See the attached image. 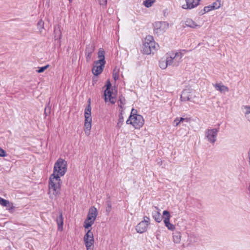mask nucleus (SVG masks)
Returning <instances> with one entry per match:
<instances>
[{"mask_svg": "<svg viewBox=\"0 0 250 250\" xmlns=\"http://www.w3.org/2000/svg\"><path fill=\"white\" fill-rule=\"evenodd\" d=\"M67 171V162L60 158L54 164L53 173L49 178L50 197H56L60 192L61 180L60 177L64 175Z\"/></svg>", "mask_w": 250, "mask_h": 250, "instance_id": "f257e3e1", "label": "nucleus"}, {"mask_svg": "<svg viewBox=\"0 0 250 250\" xmlns=\"http://www.w3.org/2000/svg\"><path fill=\"white\" fill-rule=\"evenodd\" d=\"M158 44L154 41L153 38L151 36H147L145 39L143 47V52L146 54H150L154 53L157 49Z\"/></svg>", "mask_w": 250, "mask_h": 250, "instance_id": "f03ea898", "label": "nucleus"}, {"mask_svg": "<svg viewBox=\"0 0 250 250\" xmlns=\"http://www.w3.org/2000/svg\"><path fill=\"white\" fill-rule=\"evenodd\" d=\"M165 57L169 66H177L181 62L183 54L180 52H170L166 54Z\"/></svg>", "mask_w": 250, "mask_h": 250, "instance_id": "7ed1b4c3", "label": "nucleus"}, {"mask_svg": "<svg viewBox=\"0 0 250 250\" xmlns=\"http://www.w3.org/2000/svg\"><path fill=\"white\" fill-rule=\"evenodd\" d=\"M98 215V211L96 208L92 207L89 209L86 219L83 224V227L86 229H88L94 224V222Z\"/></svg>", "mask_w": 250, "mask_h": 250, "instance_id": "20e7f679", "label": "nucleus"}, {"mask_svg": "<svg viewBox=\"0 0 250 250\" xmlns=\"http://www.w3.org/2000/svg\"><path fill=\"white\" fill-rule=\"evenodd\" d=\"M126 124L132 125L135 129H139L144 125V120L140 115H130L126 121Z\"/></svg>", "mask_w": 250, "mask_h": 250, "instance_id": "39448f33", "label": "nucleus"}, {"mask_svg": "<svg viewBox=\"0 0 250 250\" xmlns=\"http://www.w3.org/2000/svg\"><path fill=\"white\" fill-rule=\"evenodd\" d=\"M91 109L90 104L88 105L85 109L84 131L86 135H89L90 130L91 127Z\"/></svg>", "mask_w": 250, "mask_h": 250, "instance_id": "423d86ee", "label": "nucleus"}, {"mask_svg": "<svg viewBox=\"0 0 250 250\" xmlns=\"http://www.w3.org/2000/svg\"><path fill=\"white\" fill-rule=\"evenodd\" d=\"M219 130L217 128L208 129L205 132V138L211 144H214L217 140Z\"/></svg>", "mask_w": 250, "mask_h": 250, "instance_id": "0eeeda50", "label": "nucleus"}, {"mask_svg": "<svg viewBox=\"0 0 250 250\" xmlns=\"http://www.w3.org/2000/svg\"><path fill=\"white\" fill-rule=\"evenodd\" d=\"M169 24L166 21H156L153 24L154 31L157 35L164 33L168 28Z\"/></svg>", "mask_w": 250, "mask_h": 250, "instance_id": "6e6552de", "label": "nucleus"}, {"mask_svg": "<svg viewBox=\"0 0 250 250\" xmlns=\"http://www.w3.org/2000/svg\"><path fill=\"white\" fill-rule=\"evenodd\" d=\"M83 240L87 250H93L94 242L93 234L91 230H88L84 236Z\"/></svg>", "mask_w": 250, "mask_h": 250, "instance_id": "1a4fd4ad", "label": "nucleus"}, {"mask_svg": "<svg viewBox=\"0 0 250 250\" xmlns=\"http://www.w3.org/2000/svg\"><path fill=\"white\" fill-rule=\"evenodd\" d=\"M149 224V218L147 216H145L143 220L140 222L136 227V230L138 233H143L145 232Z\"/></svg>", "mask_w": 250, "mask_h": 250, "instance_id": "9d476101", "label": "nucleus"}, {"mask_svg": "<svg viewBox=\"0 0 250 250\" xmlns=\"http://www.w3.org/2000/svg\"><path fill=\"white\" fill-rule=\"evenodd\" d=\"M105 64V62H99L98 61L94 62V66L92 70L93 74L95 76L100 74L103 70Z\"/></svg>", "mask_w": 250, "mask_h": 250, "instance_id": "9b49d317", "label": "nucleus"}, {"mask_svg": "<svg viewBox=\"0 0 250 250\" xmlns=\"http://www.w3.org/2000/svg\"><path fill=\"white\" fill-rule=\"evenodd\" d=\"M200 0H186V4L182 6L185 9H191L197 6L199 4Z\"/></svg>", "mask_w": 250, "mask_h": 250, "instance_id": "f8f14e48", "label": "nucleus"}, {"mask_svg": "<svg viewBox=\"0 0 250 250\" xmlns=\"http://www.w3.org/2000/svg\"><path fill=\"white\" fill-rule=\"evenodd\" d=\"M104 100L105 102L109 101L111 104L116 102L114 95L111 93L110 89H106L104 91Z\"/></svg>", "mask_w": 250, "mask_h": 250, "instance_id": "ddd939ff", "label": "nucleus"}, {"mask_svg": "<svg viewBox=\"0 0 250 250\" xmlns=\"http://www.w3.org/2000/svg\"><path fill=\"white\" fill-rule=\"evenodd\" d=\"M191 91L189 89H186L183 91L181 95L182 101H187L190 100L191 97Z\"/></svg>", "mask_w": 250, "mask_h": 250, "instance_id": "4468645a", "label": "nucleus"}, {"mask_svg": "<svg viewBox=\"0 0 250 250\" xmlns=\"http://www.w3.org/2000/svg\"><path fill=\"white\" fill-rule=\"evenodd\" d=\"M213 86L216 90L220 91L221 93H225L229 91V88L228 87L220 83H216L213 84Z\"/></svg>", "mask_w": 250, "mask_h": 250, "instance_id": "2eb2a0df", "label": "nucleus"}, {"mask_svg": "<svg viewBox=\"0 0 250 250\" xmlns=\"http://www.w3.org/2000/svg\"><path fill=\"white\" fill-rule=\"evenodd\" d=\"M0 204L5 207L8 208L9 209H12L14 207L13 204L9 201L5 200L0 197Z\"/></svg>", "mask_w": 250, "mask_h": 250, "instance_id": "dca6fc26", "label": "nucleus"}, {"mask_svg": "<svg viewBox=\"0 0 250 250\" xmlns=\"http://www.w3.org/2000/svg\"><path fill=\"white\" fill-rule=\"evenodd\" d=\"M56 221L58 226V229L62 231L63 229V221L62 213H60L59 216L56 219Z\"/></svg>", "mask_w": 250, "mask_h": 250, "instance_id": "f3484780", "label": "nucleus"}, {"mask_svg": "<svg viewBox=\"0 0 250 250\" xmlns=\"http://www.w3.org/2000/svg\"><path fill=\"white\" fill-rule=\"evenodd\" d=\"M98 58H99V60H98L97 61L99 62H101L103 63H104V62L105 63V57H104V50L103 49L100 48L99 49L98 53Z\"/></svg>", "mask_w": 250, "mask_h": 250, "instance_id": "a211bd4d", "label": "nucleus"}, {"mask_svg": "<svg viewBox=\"0 0 250 250\" xmlns=\"http://www.w3.org/2000/svg\"><path fill=\"white\" fill-rule=\"evenodd\" d=\"M152 216L154 219L158 223H160L162 220V217L160 213L158 211H154L152 212Z\"/></svg>", "mask_w": 250, "mask_h": 250, "instance_id": "6ab92c4d", "label": "nucleus"}, {"mask_svg": "<svg viewBox=\"0 0 250 250\" xmlns=\"http://www.w3.org/2000/svg\"><path fill=\"white\" fill-rule=\"evenodd\" d=\"M181 234L180 232H176L173 234V241L175 243L178 244L180 242Z\"/></svg>", "mask_w": 250, "mask_h": 250, "instance_id": "aec40b11", "label": "nucleus"}, {"mask_svg": "<svg viewBox=\"0 0 250 250\" xmlns=\"http://www.w3.org/2000/svg\"><path fill=\"white\" fill-rule=\"evenodd\" d=\"M185 24L186 26L191 27V28H196V27L198 26L197 24L194 21L192 20L188 19L186 20L185 21Z\"/></svg>", "mask_w": 250, "mask_h": 250, "instance_id": "412c9836", "label": "nucleus"}, {"mask_svg": "<svg viewBox=\"0 0 250 250\" xmlns=\"http://www.w3.org/2000/svg\"><path fill=\"white\" fill-rule=\"evenodd\" d=\"M169 66V64H168V62L167 61V59L162 58L159 62V66L162 69H165L167 67Z\"/></svg>", "mask_w": 250, "mask_h": 250, "instance_id": "4be33fe9", "label": "nucleus"}, {"mask_svg": "<svg viewBox=\"0 0 250 250\" xmlns=\"http://www.w3.org/2000/svg\"><path fill=\"white\" fill-rule=\"evenodd\" d=\"M184 121H186L188 122V118H176L173 121V125L175 126H178L181 123L183 122Z\"/></svg>", "mask_w": 250, "mask_h": 250, "instance_id": "5701e85b", "label": "nucleus"}, {"mask_svg": "<svg viewBox=\"0 0 250 250\" xmlns=\"http://www.w3.org/2000/svg\"><path fill=\"white\" fill-rule=\"evenodd\" d=\"M164 222L165 223V226L167 227L168 229L171 231H173L175 229V226L170 223V220H164Z\"/></svg>", "mask_w": 250, "mask_h": 250, "instance_id": "b1692460", "label": "nucleus"}, {"mask_svg": "<svg viewBox=\"0 0 250 250\" xmlns=\"http://www.w3.org/2000/svg\"><path fill=\"white\" fill-rule=\"evenodd\" d=\"M95 49V46L94 44L90 43L87 45V47L85 49V53H88L89 54H92Z\"/></svg>", "mask_w": 250, "mask_h": 250, "instance_id": "393cba45", "label": "nucleus"}, {"mask_svg": "<svg viewBox=\"0 0 250 250\" xmlns=\"http://www.w3.org/2000/svg\"><path fill=\"white\" fill-rule=\"evenodd\" d=\"M118 105L120 106V108L121 109V110L120 111H121V112L122 113L124 109L123 106L125 104V98H120L118 102Z\"/></svg>", "mask_w": 250, "mask_h": 250, "instance_id": "a878e982", "label": "nucleus"}, {"mask_svg": "<svg viewBox=\"0 0 250 250\" xmlns=\"http://www.w3.org/2000/svg\"><path fill=\"white\" fill-rule=\"evenodd\" d=\"M221 0H216L211 5L214 10L217 9L221 7Z\"/></svg>", "mask_w": 250, "mask_h": 250, "instance_id": "bb28decb", "label": "nucleus"}, {"mask_svg": "<svg viewBox=\"0 0 250 250\" xmlns=\"http://www.w3.org/2000/svg\"><path fill=\"white\" fill-rule=\"evenodd\" d=\"M155 1V0H146L144 1V5L146 7H150Z\"/></svg>", "mask_w": 250, "mask_h": 250, "instance_id": "cd10ccee", "label": "nucleus"}, {"mask_svg": "<svg viewBox=\"0 0 250 250\" xmlns=\"http://www.w3.org/2000/svg\"><path fill=\"white\" fill-rule=\"evenodd\" d=\"M163 215L164 216V220H170V214L168 211L164 210L163 212Z\"/></svg>", "mask_w": 250, "mask_h": 250, "instance_id": "c85d7f7f", "label": "nucleus"}, {"mask_svg": "<svg viewBox=\"0 0 250 250\" xmlns=\"http://www.w3.org/2000/svg\"><path fill=\"white\" fill-rule=\"evenodd\" d=\"M246 111L245 112V117L250 122V106L246 107Z\"/></svg>", "mask_w": 250, "mask_h": 250, "instance_id": "c756f323", "label": "nucleus"}, {"mask_svg": "<svg viewBox=\"0 0 250 250\" xmlns=\"http://www.w3.org/2000/svg\"><path fill=\"white\" fill-rule=\"evenodd\" d=\"M38 29L41 30H42L44 28V22L42 20L39 21L37 24Z\"/></svg>", "mask_w": 250, "mask_h": 250, "instance_id": "7c9ffc66", "label": "nucleus"}, {"mask_svg": "<svg viewBox=\"0 0 250 250\" xmlns=\"http://www.w3.org/2000/svg\"><path fill=\"white\" fill-rule=\"evenodd\" d=\"M113 77L115 81H116L119 78V70L114 69L113 72Z\"/></svg>", "mask_w": 250, "mask_h": 250, "instance_id": "2f4dec72", "label": "nucleus"}, {"mask_svg": "<svg viewBox=\"0 0 250 250\" xmlns=\"http://www.w3.org/2000/svg\"><path fill=\"white\" fill-rule=\"evenodd\" d=\"M107 207L106 208V211L107 214H109L111 209V204L110 201H107L106 202Z\"/></svg>", "mask_w": 250, "mask_h": 250, "instance_id": "473e14b6", "label": "nucleus"}, {"mask_svg": "<svg viewBox=\"0 0 250 250\" xmlns=\"http://www.w3.org/2000/svg\"><path fill=\"white\" fill-rule=\"evenodd\" d=\"M124 122V118L123 116H120L119 119L118 120V123L117 124V127L120 128L123 124Z\"/></svg>", "mask_w": 250, "mask_h": 250, "instance_id": "72a5a7b5", "label": "nucleus"}, {"mask_svg": "<svg viewBox=\"0 0 250 250\" xmlns=\"http://www.w3.org/2000/svg\"><path fill=\"white\" fill-rule=\"evenodd\" d=\"M212 10H214L212 7L211 5H208L207 6H205L204 8V13L208 12Z\"/></svg>", "mask_w": 250, "mask_h": 250, "instance_id": "f704fd0d", "label": "nucleus"}, {"mask_svg": "<svg viewBox=\"0 0 250 250\" xmlns=\"http://www.w3.org/2000/svg\"><path fill=\"white\" fill-rule=\"evenodd\" d=\"M49 66V65H46L43 67H40L38 70V73H42Z\"/></svg>", "mask_w": 250, "mask_h": 250, "instance_id": "c9c22d12", "label": "nucleus"}, {"mask_svg": "<svg viewBox=\"0 0 250 250\" xmlns=\"http://www.w3.org/2000/svg\"><path fill=\"white\" fill-rule=\"evenodd\" d=\"M99 4L102 6H106L107 0H98Z\"/></svg>", "mask_w": 250, "mask_h": 250, "instance_id": "e433bc0d", "label": "nucleus"}, {"mask_svg": "<svg viewBox=\"0 0 250 250\" xmlns=\"http://www.w3.org/2000/svg\"><path fill=\"white\" fill-rule=\"evenodd\" d=\"M54 32H55V34H56V35H55V38L56 39H58V38H60V37H59V36H57V34H60V30H58V29H57V28H55L54 29Z\"/></svg>", "mask_w": 250, "mask_h": 250, "instance_id": "4c0bfd02", "label": "nucleus"}, {"mask_svg": "<svg viewBox=\"0 0 250 250\" xmlns=\"http://www.w3.org/2000/svg\"><path fill=\"white\" fill-rule=\"evenodd\" d=\"M6 156L5 151L3 149L0 148V157H5Z\"/></svg>", "mask_w": 250, "mask_h": 250, "instance_id": "58836bf2", "label": "nucleus"}, {"mask_svg": "<svg viewBox=\"0 0 250 250\" xmlns=\"http://www.w3.org/2000/svg\"><path fill=\"white\" fill-rule=\"evenodd\" d=\"M106 89H110L111 83L109 81H107L106 82Z\"/></svg>", "mask_w": 250, "mask_h": 250, "instance_id": "ea45409f", "label": "nucleus"}, {"mask_svg": "<svg viewBox=\"0 0 250 250\" xmlns=\"http://www.w3.org/2000/svg\"><path fill=\"white\" fill-rule=\"evenodd\" d=\"M136 112L137 111L136 110H135L134 109H132L130 115L137 114Z\"/></svg>", "mask_w": 250, "mask_h": 250, "instance_id": "a19ab883", "label": "nucleus"}, {"mask_svg": "<svg viewBox=\"0 0 250 250\" xmlns=\"http://www.w3.org/2000/svg\"><path fill=\"white\" fill-rule=\"evenodd\" d=\"M85 54L86 55L87 59L91 58L92 54H89L88 53H85Z\"/></svg>", "mask_w": 250, "mask_h": 250, "instance_id": "79ce46f5", "label": "nucleus"}, {"mask_svg": "<svg viewBox=\"0 0 250 250\" xmlns=\"http://www.w3.org/2000/svg\"><path fill=\"white\" fill-rule=\"evenodd\" d=\"M70 2L72 1V0H68Z\"/></svg>", "mask_w": 250, "mask_h": 250, "instance_id": "37998d69", "label": "nucleus"}]
</instances>
